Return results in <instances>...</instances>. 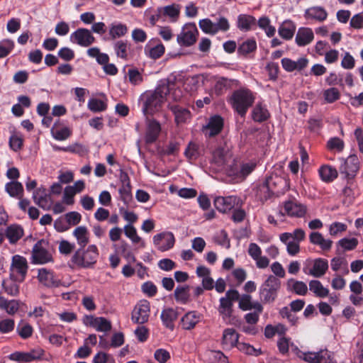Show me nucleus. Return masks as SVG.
Segmentation results:
<instances>
[{"instance_id": "nucleus-1", "label": "nucleus", "mask_w": 363, "mask_h": 363, "mask_svg": "<svg viewBox=\"0 0 363 363\" xmlns=\"http://www.w3.org/2000/svg\"><path fill=\"white\" fill-rule=\"evenodd\" d=\"M289 189V183L284 177L277 174L266 178L257 191V194L262 201H267L272 197H279Z\"/></svg>"}, {"instance_id": "nucleus-2", "label": "nucleus", "mask_w": 363, "mask_h": 363, "mask_svg": "<svg viewBox=\"0 0 363 363\" xmlns=\"http://www.w3.org/2000/svg\"><path fill=\"white\" fill-rule=\"evenodd\" d=\"M169 92L168 84H163L158 86L154 91H147L143 96V111L146 114L152 115L158 111Z\"/></svg>"}, {"instance_id": "nucleus-3", "label": "nucleus", "mask_w": 363, "mask_h": 363, "mask_svg": "<svg viewBox=\"0 0 363 363\" xmlns=\"http://www.w3.org/2000/svg\"><path fill=\"white\" fill-rule=\"evenodd\" d=\"M255 100V94L250 89L242 87L235 90L230 98L228 103L233 109L241 117H245L248 109L253 105Z\"/></svg>"}, {"instance_id": "nucleus-4", "label": "nucleus", "mask_w": 363, "mask_h": 363, "mask_svg": "<svg viewBox=\"0 0 363 363\" xmlns=\"http://www.w3.org/2000/svg\"><path fill=\"white\" fill-rule=\"evenodd\" d=\"M99 257V250L95 245H91L85 250L80 247L70 259L71 267L89 269L94 267Z\"/></svg>"}, {"instance_id": "nucleus-5", "label": "nucleus", "mask_w": 363, "mask_h": 363, "mask_svg": "<svg viewBox=\"0 0 363 363\" xmlns=\"http://www.w3.org/2000/svg\"><path fill=\"white\" fill-rule=\"evenodd\" d=\"M281 288V281L274 275H269L259 289L260 301L264 303H272L278 296Z\"/></svg>"}, {"instance_id": "nucleus-6", "label": "nucleus", "mask_w": 363, "mask_h": 363, "mask_svg": "<svg viewBox=\"0 0 363 363\" xmlns=\"http://www.w3.org/2000/svg\"><path fill=\"white\" fill-rule=\"evenodd\" d=\"M31 263L45 264L53 262L52 253L49 250V242L45 239L39 240L33 247L31 252Z\"/></svg>"}, {"instance_id": "nucleus-7", "label": "nucleus", "mask_w": 363, "mask_h": 363, "mask_svg": "<svg viewBox=\"0 0 363 363\" xmlns=\"http://www.w3.org/2000/svg\"><path fill=\"white\" fill-rule=\"evenodd\" d=\"M339 172L347 180L352 181L359 169V160L356 155H350L347 158L339 157Z\"/></svg>"}, {"instance_id": "nucleus-8", "label": "nucleus", "mask_w": 363, "mask_h": 363, "mask_svg": "<svg viewBox=\"0 0 363 363\" xmlns=\"http://www.w3.org/2000/svg\"><path fill=\"white\" fill-rule=\"evenodd\" d=\"M28 269V264L26 257L19 255L12 257L10 277L18 280V282H23L27 275Z\"/></svg>"}, {"instance_id": "nucleus-9", "label": "nucleus", "mask_w": 363, "mask_h": 363, "mask_svg": "<svg viewBox=\"0 0 363 363\" xmlns=\"http://www.w3.org/2000/svg\"><path fill=\"white\" fill-rule=\"evenodd\" d=\"M199 34V30L194 23H186L181 33L177 35V43L181 46L190 47L196 42Z\"/></svg>"}, {"instance_id": "nucleus-10", "label": "nucleus", "mask_w": 363, "mask_h": 363, "mask_svg": "<svg viewBox=\"0 0 363 363\" xmlns=\"http://www.w3.org/2000/svg\"><path fill=\"white\" fill-rule=\"evenodd\" d=\"M150 314V303L147 300L140 301L134 307L131 320L134 323L144 324L149 320Z\"/></svg>"}, {"instance_id": "nucleus-11", "label": "nucleus", "mask_w": 363, "mask_h": 363, "mask_svg": "<svg viewBox=\"0 0 363 363\" xmlns=\"http://www.w3.org/2000/svg\"><path fill=\"white\" fill-rule=\"evenodd\" d=\"M72 43H77L81 47H89L92 45L96 39L91 34V31L87 28H78L70 35Z\"/></svg>"}, {"instance_id": "nucleus-12", "label": "nucleus", "mask_w": 363, "mask_h": 363, "mask_svg": "<svg viewBox=\"0 0 363 363\" xmlns=\"http://www.w3.org/2000/svg\"><path fill=\"white\" fill-rule=\"evenodd\" d=\"M175 242V238L172 233L163 232L153 237V243L158 250L165 252L172 249Z\"/></svg>"}, {"instance_id": "nucleus-13", "label": "nucleus", "mask_w": 363, "mask_h": 363, "mask_svg": "<svg viewBox=\"0 0 363 363\" xmlns=\"http://www.w3.org/2000/svg\"><path fill=\"white\" fill-rule=\"evenodd\" d=\"M240 199L236 196H218L214 200V206L216 209L222 213H227L238 206Z\"/></svg>"}, {"instance_id": "nucleus-14", "label": "nucleus", "mask_w": 363, "mask_h": 363, "mask_svg": "<svg viewBox=\"0 0 363 363\" xmlns=\"http://www.w3.org/2000/svg\"><path fill=\"white\" fill-rule=\"evenodd\" d=\"M38 279L42 284L49 288L58 287L60 285V280L55 273L45 268L38 269Z\"/></svg>"}, {"instance_id": "nucleus-15", "label": "nucleus", "mask_w": 363, "mask_h": 363, "mask_svg": "<svg viewBox=\"0 0 363 363\" xmlns=\"http://www.w3.org/2000/svg\"><path fill=\"white\" fill-rule=\"evenodd\" d=\"M285 213L290 217L302 218L306 213V207L296 201H286L284 203Z\"/></svg>"}, {"instance_id": "nucleus-16", "label": "nucleus", "mask_w": 363, "mask_h": 363, "mask_svg": "<svg viewBox=\"0 0 363 363\" xmlns=\"http://www.w3.org/2000/svg\"><path fill=\"white\" fill-rule=\"evenodd\" d=\"M161 131L160 123L155 120H147L145 140L147 144L154 143L158 138Z\"/></svg>"}, {"instance_id": "nucleus-17", "label": "nucleus", "mask_w": 363, "mask_h": 363, "mask_svg": "<svg viewBox=\"0 0 363 363\" xmlns=\"http://www.w3.org/2000/svg\"><path fill=\"white\" fill-rule=\"evenodd\" d=\"M202 315L196 311L187 312L181 319V325L184 330H191L201 320Z\"/></svg>"}, {"instance_id": "nucleus-18", "label": "nucleus", "mask_w": 363, "mask_h": 363, "mask_svg": "<svg viewBox=\"0 0 363 363\" xmlns=\"http://www.w3.org/2000/svg\"><path fill=\"white\" fill-rule=\"evenodd\" d=\"M314 39V34L311 28L301 27L298 28L295 38V42L299 47L309 45Z\"/></svg>"}, {"instance_id": "nucleus-19", "label": "nucleus", "mask_w": 363, "mask_h": 363, "mask_svg": "<svg viewBox=\"0 0 363 363\" xmlns=\"http://www.w3.org/2000/svg\"><path fill=\"white\" fill-rule=\"evenodd\" d=\"M281 65L284 69L288 72L295 70L301 71L308 65V60L305 57H301L295 62L289 58L284 57L281 59Z\"/></svg>"}, {"instance_id": "nucleus-20", "label": "nucleus", "mask_w": 363, "mask_h": 363, "mask_svg": "<svg viewBox=\"0 0 363 363\" xmlns=\"http://www.w3.org/2000/svg\"><path fill=\"white\" fill-rule=\"evenodd\" d=\"M257 20L256 18L248 14H240L238 16L236 26L237 28L243 32L250 31L256 26Z\"/></svg>"}, {"instance_id": "nucleus-21", "label": "nucleus", "mask_w": 363, "mask_h": 363, "mask_svg": "<svg viewBox=\"0 0 363 363\" xmlns=\"http://www.w3.org/2000/svg\"><path fill=\"white\" fill-rule=\"evenodd\" d=\"M223 118L218 115L212 116L205 128L208 130L207 133L208 137H214L218 135L223 128Z\"/></svg>"}, {"instance_id": "nucleus-22", "label": "nucleus", "mask_w": 363, "mask_h": 363, "mask_svg": "<svg viewBox=\"0 0 363 363\" xmlns=\"http://www.w3.org/2000/svg\"><path fill=\"white\" fill-rule=\"evenodd\" d=\"M309 241L311 244L318 246L323 251H329L333 245V241L325 239L319 232H312L309 235Z\"/></svg>"}, {"instance_id": "nucleus-23", "label": "nucleus", "mask_w": 363, "mask_h": 363, "mask_svg": "<svg viewBox=\"0 0 363 363\" xmlns=\"http://www.w3.org/2000/svg\"><path fill=\"white\" fill-rule=\"evenodd\" d=\"M320 179L325 183H331L337 178L338 171L330 164H323L318 169Z\"/></svg>"}, {"instance_id": "nucleus-24", "label": "nucleus", "mask_w": 363, "mask_h": 363, "mask_svg": "<svg viewBox=\"0 0 363 363\" xmlns=\"http://www.w3.org/2000/svg\"><path fill=\"white\" fill-rule=\"evenodd\" d=\"M304 17L306 19L323 22L327 19L328 12L322 6H312L306 9Z\"/></svg>"}, {"instance_id": "nucleus-25", "label": "nucleus", "mask_w": 363, "mask_h": 363, "mask_svg": "<svg viewBox=\"0 0 363 363\" xmlns=\"http://www.w3.org/2000/svg\"><path fill=\"white\" fill-rule=\"evenodd\" d=\"M177 318L178 313L172 308H167L163 309L160 315V318L163 325L171 330H174V322L177 319Z\"/></svg>"}, {"instance_id": "nucleus-26", "label": "nucleus", "mask_w": 363, "mask_h": 363, "mask_svg": "<svg viewBox=\"0 0 363 363\" xmlns=\"http://www.w3.org/2000/svg\"><path fill=\"white\" fill-rule=\"evenodd\" d=\"M239 335L233 328H227L223 333L222 345L223 348L231 349L238 345Z\"/></svg>"}, {"instance_id": "nucleus-27", "label": "nucleus", "mask_w": 363, "mask_h": 363, "mask_svg": "<svg viewBox=\"0 0 363 363\" xmlns=\"http://www.w3.org/2000/svg\"><path fill=\"white\" fill-rule=\"evenodd\" d=\"M296 26L291 20L284 21L278 28V33L284 40H291L296 32Z\"/></svg>"}, {"instance_id": "nucleus-28", "label": "nucleus", "mask_w": 363, "mask_h": 363, "mask_svg": "<svg viewBox=\"0 0 363 363\" xmlns=\"http://www.w3.org/2000/svg\"><path fill=\"white\" fill-rule=\"evenodd\" d=\"M43 354V350H40L38 354H36L35 351L30 352H15L10 354L9 359L13 361L30 362L40 358Z\"/></svg>"}, {"instance_id": "nucleus-29", "label": "nucleus", "mask_w": 363, "mask_h": 363, "mask_svg": "<svg viewBox=\"0 0 363 363\" xmlns=\"http://www.w3.org/2000/svg\"><path fill=\"white\" fill-rule=\"evenodd\" d=\"M5 235L10 244H16L23 235V228L19 225H11L5 231Z\"/></svg>"}, {"instance_id": "nucleus-30", "label": "nucleus", "mask_w": 363, "mask_h": 363, "mask_svg": "<svg viewBox=\"0 0 363 363\" xmlns=\"http://www.w3.org/2000/svg\"><path fill=\"white\" fill-rule=\"evenodd\" d=\"M328 269V262L323 258H317L314 260L313 266L309 271V274L314 277H321Z\"/></svg>"}, {"instance_id": "nucleus-31", "label": "nucleus", "mask_w": 363, "mask_h": 363, "mask_svg": "<svg viewBox=\"0 0 363 363\" xmlns=\"http://www.w3.org/2000/svg\"><path fill=\"white\" fill-rule=\"evenodd\" d=\"M269 117V111L262 103H257L252 111V118L255 122L262 123L268 120Z\"/></svg>"}, {"instance_id": "nucleus-32", "label": "nucleus", "mask_w": 363, "mask_h": 363, "mask_svg": "<svg viewBox=\"0 0 363 363\" xmlns=\"http://www.w3.org/2000/svg\"><path fill=\"white\" fill-rule=\"evenodd\" d=\"M5 191L11 197L20 199L23 196V186L22 184L17 181L7 182L5 185Z\"/></svg>"}, {"instance_id": "nucleus-33", "label": "nucleus", "mask_w": 363, "mask_h": 363, "mask_svg": "<svg viewBox=\"0 0 363 363\" xmlns=\"http://www.w3.org/2000/svg\"><path fill=\"white\" fill-rule=\"evenodd\" d=\"M203 153V150L194 142H190L184 151V155L189 161L196 160Z\"/></svg>"}, {"instance_id": "nucleus-34", "label": "nucleus", "mask_w": 363, "mask_h": 363, "mask_svg": "<svg viewBox=\"0 0 363 363\" xmlns=\"http://www.w3.org/2000/svg\"><path fill=\"white\" fill-rule=\"evenodd\" d=\"M157 11L162 13V16H168L172 22L177 21L180 13V6L178 4H172L157 9Z\"/></svg>"}, {"instance_id": "nucleus-35", "label": "nucleus", "mask_w": 363, "mask_h": 363, "mask_svg": "<svg viewBox=\"0 0 363 363\" xmlns=\"http://www.w3.org/2000/svg\"><path fill=\"white\" fill-rule=\"evenodd\" d=\"M170 110L175 116V122L178 124L185 123L191 117L190 111L180 106L172 105L170 106Z\"/></svg>"}, {"instance_id": "nucleus-36", "label": "nucleus", "mask_w": 363, "mask_h": 363, "mask_svg": "<svg viewBox=\"0 0 363 363\" xmlns=\"http://www.w3.org/2000/svg\"><path fill=\"white\" fill-rule=\"evenodd\" d=\"M189 289V285L178 286L174 293L176 301L182 304H186L190 301Z\"/></svg>"}, {"instance_id": "nucleus-37", "label": "nucleus", "mask_w": 363, "mask_h": 363, "mask_svg": "<svg viewBox=\"0 0 363 363\" xmlns=\"http://www.w3.org/2000/svg\"><path fill=\"white\" fill-rule=\"evenodd\" d=\"M73 235L77 239V244L82 247H85L89 242V231L86 226L76 228L73 231Z\"/></svg>"}, {"instance_id": "nucleus-38", "label": "nucleus", "mask_w": 363, "mask_h": 363, "mask_svg": "<svg viewBox=\"0 0 363 363\" xmlns=\"http://www.w3.org/2000/svg\"><path fill=\"white\" fill-rule=\"evenodd\" d=\"M287 289L300 296L306 295L308 291L307 285L303 281H297L294 279H290L288 280Z\"/></svg>"}, {"instance_id": "nucleus-39", "label": "nucleus", "mask_w": 363, "mask_h": 363, "mask_svg": "<svg viewBox=\"0 0 363 363\" xmlns=\"http://www.w3.org/2000/svg\"><path fill=\"white\" fill-rule=\"evenodd\" d=\"M257 50V42L254 38H249L240 44L238 48L240 55H247L255 52Z\"/></svg>"}, {"instance_id": "nucleus-40", "label": "nucleus", "mask_w": 363, "mask_h": 363, "mask_svg": "<svg viewBox=\"0 0 363 363\" xmlns=\"http://www.w3.org/2000/svg\"><path fill=\"white\" fill-rule=\"evenodd\" d=\"M309 289L313 292L317 297L325 298L329 294V290L325 288L318 280H311L309 282Z\"/></svg>"}, {"instance_id": "nucleus-41", "label": "nucleus", "mask_w": 363, "mask_h": 363, "mask_svg": "<svg viewBox=\"0 0 363 363\" xmlns=\"http://www.w3.org/2000/svg\"><path fill=\"white\" fill-rule=\"evenodd\" d=\"M128 32V28L125 24L118 23H112L109 28V35L111 39H116L124 36Z\"/></svg>"}, {"instance_id": "nucleus-42", "label": "nucleus", "mask_w": 363, "mask_h": 363, "mask_svg": "<svg viewBox=\"0 0 363 363\" xmlns=\"http://www.w3.org/2000/svg\"><path fill=\"white\" fill-rule=\"evenodd\" d=\"M233 303L225 297L220 298L218 311L225 318H230L233 314Z\"/></svg>"}, {"instance_id": "nucleus-43", "label": "nucleus", "mask_w": 363, "mask_h": 363, "mask_svg": "<svg viewBox=\"0 0 363 363\" xmlns=\"http://www.w3.org/2000/svg\"><path fill=\"white\" fill-rule=\"evenodd\" d=\"M93 320L94 324V328L98 332L107 333L112 328L111 321L104 317H96V319H93Z\"/></svg>"}, {"instance_id": "nucleus-44", "label": "nucleus", "mask_w": 363, "mask_h": 363, "mask_svg": "<svg viewBox=\"0 0 363 363\" xmlns=\"http://www.w3.org/2000/svg\"><path fill=\"white\" fill-rule=\"evenodd\" d=\"M18 280L10 277V279L3 281V286L5 291L13 296H16L19 294V285L17 284Z\"/></svg>"}, {"instance_id": "nucleus-45", "label": "nucleus", "mask_w": 363, "mask_h": 363, "mask_svg": "<svg viewBox=\"0 0 363 363\" xmlns=\"http://www.w3.org/2000/svg\"><path fill=\"white\" fill-rule=\"evenodd\" d=\"M199 26L201 30L206 34L216 35L217 30L216 29L215 23L209 18H203L199 21Z\"/></svg>"}, {"instance_id": "nucleus-46", "label": "nucleus", "mask_w": 363, "mask_h": 363, "mask_svg": "<svg viewBox=\"0 0 363 363\" xmlns=\"http://www.w3.org/2000/svg\"><path fill=\"white\" fill-rule=\"evenodd\" d=\"M56 123H55V126L52 128V133L54 138L57 140H65L67 139L72 134V131L67 127H64L62 128H57L55 127Z\"/></svg>"}, {"instance_id": "nucleus-47", "label": "nucleus", "mask_w": 363, "mask_h": 363, "mask_svg": "<svg viewBox=\"0 0 363 363\" xmlns=\"http://www.w3.org/2000/svg\"><path fill=\"white\" fill-rule=\"evenodd\" d=\"M327 148L330 151L341 152L345 148V143L340 138L333 137L327 142Z\"/></svg>"}, {"instance_id": "nucleus-48", "label": "nucleus", "mask_w": 363, "mask_h": 363, "mask_svg": "<svg viewBox=\"0 0 363 363\" xmlns=\"http://www.w3.org/2000/svg\"><path fill=\"white\" fill-rule=\"evenodd\" d=\"M120 199L123 202L126 208L133 201L132 186H120L118 189Z\"/></svg>"}, {"instance_id": "nucleus-49", "label": "nucleus", "mask_w": 363, "mask_h": 363, "mask_svg": "<svg viewBox=\"0 0 363 363\" xmlns=\"http://www.w3.org/2000/svg\"><path fill=\"white\" fill-rule=\"evenodd\" d=\"M14 48V42L11 39H4L0 42V58L8 56Z\"/></svg>"}, {"instance_id": "nucleus-50", "label": "nucleus", "mask_w": 363, "mask_h": 363, "mask_svg": "<svg viewBox=\"0 0 363 363\" xmlns=\"http://www.w3.org/2000/svg\"><path fill=\"white\" fill-rule=\"evenodd\" d=\"M128 43L126 41L118 40L114 45V50L118 57L123 60L128 59Z\"/></svg>"}, {"instance_id": "nucleus-51", "label": "nucleus", "mask_w": 363, "mask_h": 363, "mask_svg": "<svg viewBox=\"0 0 363 363\" xmlns=\"http://www.w3.org/2000/svg\"><path fill=\"white\" fill-rule=\"evenodd\" d=\"M88 108L93 112H99L105 111L107 108V104L98 99H91L88 102Z\"/></svg>"}, {"instance_id": "nucleus-52", "label": "nucleus", "mask_w": 363, "mask_h": 363, "mask_svg": "<svg viewBox=\"0 0 363 363\" xmlns=\"http://www.w3.org/2000/svg\"><path fill=\"white\" fill-rule=\"evenodd\" d=\"M316 363H337L334 359L333 354L328 350L318 352Z\"/></svg>"}, {"instance_id": "nucleus-53", "label": "nucleus", "mask_w": 363, "mask_h": 363, "mask_svg": "<svg viewBox=\"0 0 363 363\" xmlns=\"http://www.w3.org/2000/svg\"><path fill=\"white\" fill-rule=\"evenodd\" d=\"M323 96L328 103L332 104L340 99V93L337 88L332 87L323 91Z\"/></svg>"}, {"instance_id": "nucleus-54", "label": "nucleus", "mask_w": 363, "mask_h": 363, "mask_svg": "<svg viewBox=\"0 0 363 363\" xmlns=\"http://www.w3.org/2000/svg\"><path fill=\"white\" fill-rule=\"evenodd\" d=\"M337 246H340L344 250H352L355 249L358 245V240L355 238H342L337 243Z\"/></svg>"}, {"instance_id": "nucleus-55", "label": "nucleus", "mask_w": 363, "mask_h": 363, "mask_svg": "<svg viewBox=\"0 0 363 363\" xmlns=\"http://www.w3.org/2000/svg\"><path fill=\"white\" fill-rule=\"evenodd\" d=\"M342 195L344 196L343 203L351 204L354 199V192L352 187L351 181L347 183L345 187L342 189Z\"/></svg>"}, {"instance_id": "nucleus-56", "label": "nucleus", "mask_w": 363, "mask_h": 363, "mask_svg": "<svg viewBox=\"0 0 363 363\" xmlns=\"http://www.w3.org/2000/svg\"><path fill=\"white\" fill-rule=\"evenodd\" d=\"M15 328L13 319L5 318L0 320V334H6L12 332Z\"/></svg>"}, {"instance_id": "nucleus-57", "label": "nucleus", "mask_w": 363, "mask_h": 363, "mask_svg": "<svg viewBox=\"0 0 363 363\" xmlns=\"http://www.w3.org/2000/svg\"><path fill=\"white\" fill-rule=\"evenodd\" d=\"M16 331L18 335L22 339L26 340L32 336L33 333V328L30 324L26 323L23 325L21 327L18 325L17 327Z\"/></svg>"}, {"instance_id": "nucleus-58", "label": "nucleus", "mask_w": 363, "mask_h": 363, "mask_svg": "<svg viewBox=\"0 0 363 363\" xmlns=\"http://www.w3.org/2000/svg\"><path fill=\"white\" fill-rule=\"evenodd\" d=\"M142 291L146 294L148 297H153L157 294V288L156 285L150 281H146L142 284Z\"/></svg>"}, {"instance_id": "nucleus-59", "label": "nucleus", "mask_w": 363, "mask_h": 363, "mask_svg": "<svg viewBox=\"0 0 363 363\" xmlns=\"http://www.w3.org/2000/svg\"><path fill=\"white\" fill-rule=\"evenodd\" d=\"M128 76L129 81L132 84L137 85L143 82V76L136 68L129 69Z\"/></svg>"}, {"instance_id": "nucleus-60", "label": "nucleus", "mask_w": 363, "mask_h": 363, "mask_svg": "<svg viewBox=\"0 0 363 363\" xmlns=\"http://www.w3.org/2000/svg\"><path fill=\"white\" fill-rule=\"evenodd\" d=\"M209 358L212 363H228V357L220 351H211Z\"/></svg>"}, {"instance_id": "nucleus-61", "label": "nucleus", "mask_w": 363, "mask_h": 363, "mask_svg": "<svg viewBox=\"0 0 363 363\" xmlns=\"http://www.w3.org/2000/svg\"><path fill=\"white\" fill-rule=\"evenodd\" d=\"M238 306L242 311L252 310V296L249 294H242L239 298Z\"/></svg>"}, {"instance_id": "nucleus-62", "label": "nucleus", "mask_w": 363, "mask_h": 363, "mask_svg": "<svg viewBox=\"0 0 363 363\" xmlns=\"http://www.w3.org/2000/svg\"><path fill=\"white\" fill-rule=\"evenodd\" d=\"M155 359L160 363H166L170 359V353L165 349L160 348L155 351Z\"/></svg>"}, {"instance_id": "nucleus-63", "label": "nucleus", "mask_w": 363, "mask_h": 363, "mask_svg": "<svg viewBox=\"0 0 363 363\" xmlns=\"http://www.w3.org/2000/svg\"><path fill=\"white\" fill-rule=\"evenodd\" d=\"M65 220L68 223V225H77L82 220V216L77 211H71L65 214Z\"/></svg>"}, {"instance_id": "nucleus-64", "label": "nucleus", "mask_w": 363, "mask_h": 363, "mask_svg": "<svg viewBox=\"0 0 363 363\" xmlns=\"http://www.w3.org/2000/svg\"><path fill=\"white\" fill-rule=\"evenodd\" d=\"M165 48L163 44L159 43L150 48L149 50V57L153 60L160 58L164 53Z\"/></svg>"}]
</instances>
